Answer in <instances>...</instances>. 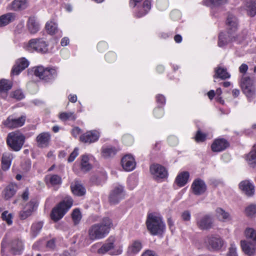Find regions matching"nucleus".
<instances>
[{
	"label": "nucleus",
	"mask_w": 256,
	"mask_h": 256,
	"mask_svg": "<svg viewBox=\"0 0 256 256\" xmlns=\"http://www.w3.org/2000/svg\"><path fill=\"white\" fill-rule=\"evenodd\" d=\"M113 222L108 217L103 218L100 222L90 226L88 230V237L90 240H100L108 234L113 227Z\"/></svg>",
	"instance_id": "obj_1"
},
{
	"label": "nucleus",
	"mask_w": 256,
	"mask_h": 256,
	"mask_svg": "<svg viewBox=\"0 0 256 256\" xmlns=\"http://www.w3.org/2000/svg\"><path fill=\"white\" fill-rule=\"evenodd\" d=\"M146 225L152 235L161 234L165 229V225L162 218L154 214H149L148 215Z\"/></svg>",
	"instance_id": "obj_2"
},
{
	"label": "nucleus",
	"mask_w": 256,
	"mask_h": 256,
	"mask_svg": "<svg viewBox=\"0 0 256 256\" xmlns=\"http://www.w3.org/2000/svg\"><path fill=\"white\" fill-rule=\"evenodd\" d=\"M72 202L71 198H68L61 202L52 209L50 214L51 218L56 222L61 219L71 208Z\"/></svg>",
	"instance_id": "obj_3"
},
{
	"label": "nucleus",
	"mask_w": 256,
	"mask_h": 256,
	"mask_svg": "<svg viewBox=\"0 0 256 256\" xmlns=\"http://www.w3.org/2000/svg\"><path fill=\"white\" fill-rule=\"evenodd\" d=\"M240 85L242 92L249 101L256 98V88L252 79L249 76H242L240 79Z\"/></svg>",
	"instance_id": "obj_4"
},
{
	"label": "nucleus",
	"mask_w": 256,
	"mask_h": 256,
	"mask_svg": "<svg viewBox=\"0 0 256 256\" xmlns=\"http://www.w3.org/2000/svg\"><path fill=\"white\" fill-rule=\"evenodd\" d=\"M240 85L242 92L249 101L256 98V88L252 79L249 76H242L240 79Z\"/></svg>",
	"instance_id": "obj_5"
},
{
	"label": "nucleus",
	"mask_w": 256,
	"mask_h": 256,
	"mask_svg": "<svg viewBox=\"0 0 256 256\" xmlns=\"http://www.w3.org/2000/svg\"><path fill=\"white\" fill-rule=\"evenodd\" d=\"M25 140L24 136L18 132L10 133L6 139L8 146L14 151H19L22 148Z\"/></svg>",
	"instance_id": "obj_6"
},
{
	"label": "nucleus",
	"mask_w": 256,
	"mask_h": 256,
	"mask_svg": "<svg viewBox=\"0 0 256 256\" xmlns=\"http://www.w3.org/2000/svg\"><path fill=\"white\" fill-rule=\"evenodd\" d=\"M34 74L40 79L48 80L54 78L56 76V70L54 68H46L42 66H37L35 68Z\"/></svg>",
	"instance_id": "obj_7"
},
{
	"label": "nucleus",
	"mask_w": 256,
	"mask_h": 256,
	"mask_svg": "<svg viewBox=\"0 0 256 256\" xmlns=\"http://www.w3.org/2000/svg\"><path fill=\"white\" fill-rule=\"evenodd\" d=\"M150 170L154 178L156 180L164 178L168 176V174L166 168L160 164H152L150 166Z\"/></svg>",
	"instance_id": "obj_8"
},
{
	"label": "nucleus",
	"mask_w": 256,
	"mask_h": 256,
	"mask_svg": "<svg viewBox=\"0 0 256 256\" xmlns=\"http://www.w3.org/2000/svg\"><path fill=\"white\" fill-rule=\"evenodd\" d=\"M38 205V202L36 200H32L25 206L23 210L20 212V218L21 220H25L30 216L32 212L36 210Z\"/></svg>",
	"instance_id": "obj_9"
},
{
	"label": "nucleus",
	"mask_w": 256,
	"mask_h": 256,
	"mask_svg": "<svg viewBox=\"0 0 256 256\" xmlns=\"http://www.w3.org/2000/svg\"><path fill=\"white\" fill-rule=\"evenodd\" d=\"M124 187L122 186H116L112 190L109 196V202L112 204H118L120 200L124 198Z\"/></svg>",
	"instance_id": "obj_10"
},
{
	"label": "nucleus",
	"mask_w": 256,
	"mask_h": 256,
	"mask_svg": "<svg viewBox=\"0 0 256 256\" xmlns=\"http://www.w3.org/2000/svg\"><path fill=\"white\" fill-rule=\"evenodd\" d=\"M28 47L38 52L46 53L48 52V44L40 38L30 40L28 42Z\"/></svg>",
	"instance_id": "obj_11"
},
{
	"label": "nucleus",
	"mask_w": 256,
	"mask_h": 256,
	"mask_svg": "<svg viewBox=\"0 0 256 256\" xmlns=\"http://www.w3.org/2000/svg\"><path fill=\"white\" fill-rule=\"evenodd\" d=\"M26 121V116H22L18 118H13L9 116L4 122V124L7 128H16L24 125Z\"/></svg>",
	"instance_id": "obj_12"
},
{
	"label": "nucleus",
	"mask_w": 256,
	"mask_h": 256,
	"mask_svg": "<svg viewBox=\"0 0 256 256\" xmlns=\"http://www.w3.org/2000/svg\"><path fill=\"white\" fill-rule=\"evenodd\" d=\"M51 135L48 132L40 134L36 138V140L38 148H44L48 146L50 141Z\"/></svg>",
	"instance_id": "obj_13"
},
{
	"label": "nucleus",
	"mask_w": 256,
	"mask_h": 256,
	"mask_svg": "<svg viewBox=\"0 0 256 256\" xmlns=\"http://www.w3.org/2000/svg\"><path fill=\"white\" fill-rule=\"evenodd\" d=\"M10 252L14 254H20L24 250V244L22 240L18 238H14L10 244Z\"/></svg>",
	"instance_id": "obj_14"
},
{
	"label": "nucleus",
	"mask_w": 256,
	"mask_h": 256,
	"mask_svg": "<svg viewBox=\"0 0 256 256\" xmlns=\"http://www.w3.org/2000/svg\"><path fill=\"white\" fill-rule=\"evenodd\" d=\"M100 136L98 132L96 130H90L86 132L81 135L80 138V142L84 143H92L98 140Z\"/></svg>",
	"instance_id": "obj_15"
},
{
	"label": "nucleus",
	"mask_w": 256,
	"mask_h": 256,
	"mask_svg": "<svg viewBox=\"0 0 256 256\" xmlns=\"http://www.w3.org/2000/svg\"><path fill=\"white\" fill-rule=\"evenodd\" d=\"M240 189L247 196H252L254 194V186L249 180L242 181L239 184Z\"/></svg>",
	"instance_id": "obj_16"
},
{
	"label": "nucleus",
	"mask_w": 256,
	"mask_h": 256,
	"mask_svg": "<svg viewBox=\"0 0 256 256\" xmlns=\"http://www.w3.org/2000/svg\"><path fill=\"white\" fill-rule=\"evenodd\" d=\"M192 192L196 195H200L204 194L206 190V186L200 179L195 180L191 186Z\"/></svg>",
	"instance_id": "obj_17"
},
{
	"label": "nucleus",
	"mask_w": 256,
	"mask_h": 256,
	"mask_svg": "<svg viewBox=\"0 0 256 256\" xmlns=\"http://www.w3.org/2000/svg\"><path fill=\"white\" fill-rule=\"evenodd\" d=\"M121 164L126 171H132L136 167V163L134 158L130 154L124 156L121 160Z\"/></svg>",
	"instance_id": "obj_18"
},
{
	"label": "nucleus",
	"mask_w": 256,
	"mask_h": 256,
	"mask_svg": "<svg viewBox=\"0 0 256 256\" xmlns=\"http://www.w3.org/2000/svg\"><path fill=\"white\" fill-rule=\"evenodd\" d=\"M229 146L228 142L224 138H218L212 144L211 148L214 152H220Z\"/></svg>",
	"instance_id": "obj_19"
},
{
	"label": "nucleus",
	"mask_w": 256,
	"mask_h": 256,
	"mask_svg": "<svg viewBox=\"0 0 256 256\" xmlns=\"http://www.w3.org/2000/svg\"><path fill=\"white\" fill-rule=\"evenodd\" d=\"M224 244V241L218 235H212L209 238V247L214 251L221 249Z\"/></svg>",
	"instance_id": "obj_20"
},
{
	"label": "nucleus",
	"mask_w": 256,
	"mask_h": 256,
	"mask_svg": "<svg viewBox=\"0 0 256 256\" xmlns=\"http://www.w3.org/2000/svg\"><path fill=\"white\" fill-rule=\"evenodd\" d=\"M28 6V0H14L8 6L10 10L20 11L26 9Z\"/></svg>",
	"instance_id": "obj_21"
},
{
	"label": "nucleus",
	"mask_w": 256,
	"mask_h": 256,
	"mask_svg": "<svg viewBox=\"0 0 256 256\" xmlns=\"http://www.w3.org/2000/svg\"><path fill=\"white\" fill-rule=\"evenodd\" d=\"M231 34L230 32H228L227 33L221 32L219 35L218 46L222 47L231 42L235 41L236 37Z\"/></svg>",
	"instance_id": "obj_22"
},
{
	"label": "nucleus",
	"mask_w": 256,
	"mask_h": 256,
	"mask_svg": "<svg viewBox=\"0 0 256 256\" xmlns=\"http://www.w3.org/2000/svg\"><path fill=\"white\" fill-rule=\"evenodd\" d=\"M28 66V62L25 58H22L17 60L14 66L12 72L14 74L18 75Z\"/></svg>",
	"instance_id": "obj_23"
},
{
	"label": "nucleus",
	"mask_w": 256,
	"mask_h": 256,
	"mask_svg": "<svg viewBox=\"0 0 256 256\" xmlns=\"http://www.w3.org/2000/svg\"><path fill=\"white\" fill-rule=\"evenodd\" d=\"M142 248V242L139 240H135L128 246L126 253L128 256H134L138 254Z\"/></svg>",
	"instance_id": "obj_24"
},
{
	"label": "nucleus",
	"mask_w": 256,
	"mask_h": 256,
	"mask_svg": "<svg viewBox=\"0 0 256 256\" xmlns=\"http://www.w3.org/2000/svg\"><path fill=\"white\" fill-rule=\"evenodd\" d=\"M70 188L72 193L78 196H82L86 194L85 188L80 182L77 180H75L71 184Z\"/></svg>",
	"instance_id": "obj_25"
},
{
	"label": "nucleus",
	"mask_w": 256,
	"mask_h": 256,
	"mask_svg": "<svg viewBox=\"0 0 256 256\" xmlns=\"http://www.w3.org/2000/svg\"><path fill=\"white\" fill-rule=\"evenodd\" d=\"M18 189L16 184H10L4 189L2 193L5 200H8L12 198L16 194Z\"/></svg>",
	"instance_id": "obj_26"
},
{
	"label": "nucleus",
	"mask_w": 256,
	"mask_h": 256,
	"mask_svg": "<svg viewBox=\"0 0 256 256\" xmlns=\"http://www.w3.org/2000/svg\"><path fill=\"white\" fill-rule=\"evenodd\" d=\"M12 83L6 80H0V94L3 98H6L8 95V91L12 88Z\"/></svg>",
	"instance_id": "obj_27"
},
{
	"label": "nucleus",
	"mask_w": 256,
	"mask_h": 256,
	"mask_svg": "<svg viewBox=\"0 0 256 256\" xmlns=\"http://www.w3.org/2000/svg\"><path fill=\"white\" fill-rule=\"evenodd\" d=\"M215 216L220 221L225 222L232 220L230 214L220 208H217L215 210Z\"/></svg>",
	"instance_id": "obj_28"
},
{
	"label": "nucleus",
	"mask_w": 256,
	"mask_h": 256,
	"mask_svg": "<svg viewBox=\"0 0 256 256\" xmlns=\"http://www.w3.org/2000/svg\"><path fill=\"white\" fill-rule=\"evenodd\" d=\"M215 78H220L222 80H226L230 78V74L227 71L226 68L218 66L215 68Z\"/></svg>",
	"instance_id": "obj_29"
},
{
	"label": "nucleus",
	"mask_w": 256,
	"mask_h": 256,
	"mask_svg": "<svg viewBox=\"0 0 256 256\" xmlns=\"http://www.w3.org/2000/svg\"><path fill=\"white\" fill-rule=\"evenodd\" d=\"M228 32H236L238 28L237 18L232 14L228 15L226 22Z\"/></svg>",
	"instance_id": "obj_30"
},
{
	"label": "nucleus",
	"mask_w": 256,
	"mask_h": 256,
	"mask_svg": "<svg viewBox=\"0 0 256 256\" xmlns=\"http://www.w3.org/2000/svg\"><path fill=\"white\" fill-rule=\"evenodd\" d=\"M16 18V14L8 12L0 16V26H4L14 22Z\"/></svg>",
	"instance_id": "obj_31"
},
{
	"label": "nucleus",
	"mask_w": 256,
	"mask_h": 256,
	"mask_svg": "<svg viewBox=\"0 0 256 256\" xmlns=\"http://www.w3.org/2000/svg\"><path fill=\"white\" fill-rule=\"evenodd\" d=\"M241 247L244 252L248 256H252L255 254L256 250L254 245L246 240L240 242Z\"/></svg>",
	"instance_id": "obj_32"
},
{
	"label": "nucleus",
	"mask_w": 256,
	"mask_h": 256,
	"mask_svg": "<svg viewBox=\"0 0 256 256\" xmlns=\"http://www.w3.org/2000/svg\"><path fill=\"white\" fill-rule=\"evenodd\" d=\"M114 240H108L98 250V253L99 254H104L111 250H114Z\"/></svg>",
	"instance_id": "obj_33"
},
{
	"label": "nucleus",
	"mask_w": 256,
	"mask_h": 256,
	"mask_svg": "<svg viewBox=\"0 0 256 256\" xmlns=\"http://www.w3.org/2000/svg\"><path fill=\"white\" fill-rule=\"evenodd\" d=\"M27 28L32 34L36 33L39 30V24L34 18H29L26 24Z\"/></svg>",
	"instance_id": "obj_34"
},
{
	"label": "nucleus",
	"mask_w": 256,
	"mask_h": 256,
	"mask_svg": "<svg viewBox=\"0 0 256 256\" xmlns=\"http://www.w3.org/2000/svg\"><path fill=\"white\" fill-rule=\"evenodd\" d=\"M189 173L188 172H184L176 176L175 182L178 186H183L187 183Z\"/></svg>",
	"instance_id": "obj_35"
},
{
	"label": "nucleus",
	"mask_w": 256,
	"mask_h": 256,
	"mask_svg": "<svg viewBox=\"0 0 256 256\" xmlns=\"http://www.w3.org/2000/svg\"><path fill=\"white\" fill-rule=\"evenodd\" d=\"M222 94V90L220 88H217L216 91L214 90H210L209 91V99L212 100L215 97V100L218 102L224 104V100L220 96Z\"/></svg>",
	"instance_id": "obj_36"
},
{
	"label": "nucleus",
	"mask_w": 256,
	"mask_h": 256,
	"mask_svg": "<svg viewBox=\"0 0 256 256\" xmlns=\"http://www.w3.org/2000/svg\"><path fill=\"white\" fill-rule=\"evenodd\" d=\"M196 225L201 230H206L208 228V215L200 216L197 220Z\"/></svg>",
	"instance_id": "obj_37"
},
{
	"label": "nucleus",
	"mask_w": 256,
	"mask_h": 256,
	"mask_svg": "<svg viewBox=\"0 0 256 256\" xmlns=\"http://www.w3.org/2000/svg\"><path fill=\"white\" fill-rule=\"evenodd\" d=\"M246 6L248 15L254 16L256 14V0H251L247 2Z\"/></svg>",
	"instance_id": "obj_38"
},
{
	"label": "nucleus",
	"mask_w": 256,
	"mask_h": 256,
	"mask_svg": "<svg viewBox=\"0 0 256 256\" xmlns=\"http://www.w3.org/2000/svg\"><path fill=\"white\" fill-rule=\"evenodd\" d=\"M52 186L59 185L62 182V180L60 176L58 174H50L46 178Z\"/></svg>",
	"instance_id": "obj_39"
},
{
	"label": "nucleus",
	"mask_w": 256,
	"mask_h": 256,
	"mask_svg": "<svg viewBox=\"0 0 256 256\" xmlns=\"http://www.w3.org/2000/svg\"><path fill=\"white\" fill-rule=\"evenodd\" d=\"M88 157L86 155L82 156L81 169L84 172H88L92 168L91 165L88 163Z\"/></svg>",
	"instance_id": "obj_40"
},
{
	"label": "nucleus",
	"mask_w": 256,
	"mask_h": 256,
	"mask_svg": "<svg viewBox=\"0 0 256 256\" xmlns=\"http://www.w3.org/2000/svg\"><path fill=\"white\" fill-rule=\"evenodd\" d=\"M46 28L48 32L50 34H54L58 32V25L53 22H48L46 25Z\"/></svg>",
	"instance_id": "obj_41"
},
{
	"label": "nucleus",
	"mask_w": 256,
	"mask_h": 256,
	"mask_svg": "<svg viewBox=\"0 0 256 256\" xmlns=\"http://www.w3.org/2000/svg\"><path fill=\"white\" fill-rule=\"evenodd\" d=\"M150 9V1L146 0L144 1L143 4L142 10L139 11L136 16L140 18L148 13V10Z\"/></svg>",
	"instance_id": "obj_42"
},
{
	"label": "nucleus",
	"mask_w": 256,
	"mask_h": 256,
	"mask_svg": "<svg viewBox=\"0 0 256 256\" xmlns=\"http://www.w3.org/2000/svg\"><path fill=\"white\" fill-rule=\"evenodd\" d=\"M2 168L4 170H8L11 164V157L10 155H4L2 160Z\"/></svg>",
	"instance_id": "obj_43"
},
{
	"label": "nucleus",
	"mask_w": 256,
	"mask_h": 256,
	"mask_svg": "<svg viewBox=\"0 0 256 256\" xmlns=\"http://www.w3.org/2000/svg\"><path fill=\"white\" fill-rule=\"evenodd\" d=\"M59 118L62 121H66L68 120H76V117L74 112H62L59 114Z\"/></svg>",
	"instance_id": "obj_44"
},
{
	"label": "nucleus",
	"mask_w": 256,
	"mask_h": 256,
	"mask_svg": "<svg viewBox=\"0 0 256 256\" xmlns=\"http://www.w3.org/2000/svg\"><path fill=\"white\" fill-rule=\"evenodd\" d=\"M244 212L248 216L252 217L254 216L256 214V205L251 204L248 206L246 208Z\"/></svg>",
	"instance_id": "obj_45"
},
{
	"label": "nucleus",
	"mask_w": 256,
	"mask_h": 256,
	"mask_svg": "<svg viewBox=\"0 0 256 256\" xmlns=\"http://www.w3.org/2000/svg\"><path fill=\"white\" fill-rule=\"evenodd\" d=\"M102 156L106 158L112 156L116 154V150L112 148H104L102 152Z\"/></svg>",
	"instance_id": "obj_46"
},
{
	"label": "nucleus",
	"mask_w": 256,
	"mask_h": 256,
	"mask_svg": "<svg viewBox=\"0 0 256 256\" xmlns=\"http://www.w3.org/2000/svg\"><path fill=\"white\" fill-rule=\"evenodd\" d=\"M42 227V223L38 222L34 224L32 226V233L33 236H36Z\"/></svg>",
	"instance_id": "obj_47"
},
{
	"label": "nucleus",
	"mask_w": 256,
	"mask_h": 256,
	"mask_svg": "<svg viewBox=\"0 0 256 256\" xmlns=\"http://www.w3.org/2000/svg\"><path fill=\"white\" fill-rule=\"evenodd\" d=\"M12 216L10 213H8V211L6 210L2 214V218L4 220L8 225H10L12 223Z\"/></svg>",
	"instance_id": "obj_48"
},
{
	"label": "nucleus",
	"mask_w": 256,
	"mask_h": 256,
	"mask_svg": "<svg viewBox=\"0 0 256 256\" xmlns=\"http://www.w3.org/2000/svg\"><path fill=\"white\" fill-rule=\"evenodd\" d=\"M246 238L252 239L256 242V230L252 228H248L244 232Z\"/></svg>",
	"instance_id": "obj_49"
},
{
	"label": "nucleus",
	"mask_w": 256,
	"mask_h": 256,
	"mask_svg": "<svg viewBox=\"0 0 256 256\" xmlns=\"http://www.w3.org/2000/svg\"><path fill=\"white\" fill-rule=\"evenodd\" d=\"M72 216L75 224H78L82 218L80 212L78 209L74 210Z\"/></svg>",
	"instance_id": "obj_50"
},
{
	"label": "nucleus",
	"mask_w": 256,
	"mask_h": 256,
	"mask_svg": "<svg viewBox=\"0 0 256 256\" xmlns=\"http://www.w3.org/2000/svg\"><path fill=\"white\" fill-rule=\"evenodd\" d=\"M247 160L250 164H256V150L249 153L247 156Z\"/></svg>",
	"instance_id": "obj_51"
},
{
	"label": "nucleus",
	"mask_w": 256,
	"mask_h": 256,
	"mask_svg": "<svg viewBox=\"0 0 256 256\" xmlns=\"http://www.w3.org/2000/svg\"><path fill=\"white\" fill-rule=\"evenodd\" d=\"M206 134L202 133L200 130H198L194 137L195 140L196 142H203L206 139Z\"/></svg>",
	"instance_id": "obj_52"
},
{
	"label": "nucleus",
	"mask_w": 256,
	"mask_h": 256,
	"mask_svg": "<svg viewBox=\"0 0 256 256\" xmlns=\"http://www.w3.org/2000/svg\"><path fill=\"white\" fill-rule=\"evenodd\" d=\"M10 96L12 98H14L18 100H20L24 98V94L20 90H16L12 93Z\"/></svg>",
	"instance_id": "obj_53"
},
{
	"label": "nucleus",
	"mask_w": 256,
	"mask_h": 256,
	"mask_svg": "<svg viewBox=\"0 0 256 256\" xmlns=\"http://www.w3.org/2000/svg\"><path fill=\"white\" fill-rule=\"evenodd\" d=\"M236 248L234 244H231L227 256H237Z\"/></svg>",
	"instance_id": "obj_54"
},
{
	"label": "nucleus",
	"mask_w": 256,
	"mask_h": 256,
	"mask_svg": "<svg viewBox=\"0 0 256 256\" xmlns=\"http://www.w3.org/2000/svg\"><path fill=\"white\" fill-rule=\"evenodd\" d=\"M78 148H76L74 149V151L70 154L68 159V162H72L78 156Z\"/></svg>",
	"instance_id": "obj_55"
},
{
	"label": "nucleus",
	"mask_w": 256,
	"mask_h": 256,
	"mask_svg": "<svg viewBox=\"0 0 256 256\" xmlns=\"http://www.w3.org/2000/svg\"><path fill=\"white\" fill-rule=\"evenodd\" d=\"M181 217L184 221H189L190 220L191 214L189 210H184L182 214Z\"/></svg>",
	"instance_id": "obj_56"
},
{
	"label": "nucleus",
	"mask_w": 256,
	"mask_h": 256,
	"mask_svg": "<svg viewBox=\"0 0 256 256\" xmlns=\"http://www.w3.org/2000/svg\"><path fill=\"white\" fill-rule=\"evenodd\" d=\"M239 72L242 74H246L248 70V66L246 64H242L239 67Z\"/></svg>",
	"instance_id": "obj_57"
},
{
	"label": "nucleus",
	"mask_w": 256,
	"mask_h": 256,
	"mask_svg": "<svg viewBox=\"0 0 256 256\" xmlns=\"http://www.w3.org/2000/svg\"><path fill=\"white\" fill-rule=\"evenodd\" d=\"M56 244L54 240H48L46 244V247L50 249L54 250L55 248Z\"/></svg>",
	"instance_id": "obj_58"
},
{
	"label": "nucleus",
	"mask_w": 256,
	"mask_h": 256,
	"mask_svg": "<svg viewBox=\"0 0 256 256\" xmlns=\"http://www.w3.org/2000/svg\"><path fill=\"white\" fill-rule=\"evenodd\" d=\"M122 252V247H120L118 249L114 250L110 252V254L113 256H116L120 254Z\"/></svg>",
	"instance_id": "obj_59"
},
{
	"label": "nucleus",
	"mask_w": 256,
	"mask_h": 256,
	"mask_svg": "<svg viewBox=\"0 0 256 256\" xmlns=\"http://www.w3.org/2000/svg\"><path fill=\"white\" fill-rule=\"evenodd\" d=\"M80 133L81 130L78 127L74 128L72 130V134L76 138Z\"/></svg>",
	"instance_id": "obj_60"
},
{
	"label": "nucleus",
	"mask_w": 256,
	"mask_h": 256,
	"mask_svg": "<svg viewBox=\"0 0 256 256\" xmlns=\"http://www.w3.org/2000/svg\"><path fill=\"white\" fill-rule=\"evenodd\" d=\"M142 256H158L152 250H147L143 253Z\"/></svg>",
	"instance_id": "obj_61"
},
{
	"label": "nucleus",
	"mask_w": 256,
	"mask_h": 256,
	"mask_svg": "<svg viewBox=\"0 0 256 256\" xmlns=\"http://www.w3.org/2000/svg\"><path fill=\"white\" fill-rule=\"evenodd\" d=\"M28 195L29 192L28 190L26 188L22 196V198L26 201L28 199Z\"/></svg>",
	"instance_id": "obj_62"
},
{
	"label": "nucleus",
	"mask_w": 256,
	"mask_h": 256,
	"mask_svg": "<svg viewBox=\"0 0 256 256\" xmlns=\"http://www.w3.org/2000/svg\"><path fill=\"white\" fill-rule=\"evenodd\" d=\"M69 43V40L67 38H63L60 42L61 45L62 46H66Z\"/></svg>",
	"instance_id": "obj_63"
},
{
	"label": "nucleus",
	"mask_w": 256,
	"mask_h": 256,
	"mask_svg": "<svg viewBox=\"0 0 256 256\" xmlns=\"http://www.w3.org/2000/svg\"><path fill=\"white\" fill-rule=\"evenodd\" d=\"M240 94V91L237 88H234L232 90V95L234 98L238 97Z\"/></svg>",
	"instance_id": "obj_64"
}]
</instances>
